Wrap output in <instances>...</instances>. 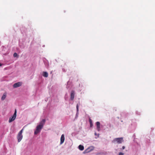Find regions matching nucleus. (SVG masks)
I'll return each mask as SVG.
<instances>
[{
    "instance_id": "nucleus-1",
    "label": "nucleus",
    "mask_w": 155,
    "mask_h": 155,
    "mask_svg": "<svg viewBox=\"0 0 155 155\" xmlns=\"http://www.w3.org/2000/svg\"><path fill=\"white\" fill-rule=\"evenodd\" d=\"M45 122V119H43L40 122L39 125H38L36 127V130L34 132L35 134H37L40 132L41 130L43 128Z\"/></svg>"
},
{
    "instance_id": "nucleus-2",
    "label": "nucleus",
    "mask_w": 155,
    "mask_h": 155,
    "mask_svg": "<svg viewBox=\"0 0 155 155\" xmlns=\"http://www.w3.org/2000/svg\"><path fill=\"white\" fill-rule=\"evenodd\" d=\"M23 130V129H22V130H20L19 131V132L18 133V135L17 136V138L18 139V142H20L23 136L22 135V134Z\"/></svg>"
},
{
    "instance_id": "nucleus-3",
    "label": "nucleus",
    "mask_w": 155,
    "mask_h": 155,
    "mask_svg": "<svg viewBox=\"0 0 155 155\" xmlns=\"http://www.w3.org/2000/svg\"><path fill=\"white\" fill-rule=\"evenodd\" d=\"M16 113H17L16 110L15 109V112H14V113L12 117H10L9 119V120L8 121V122L9 123L11 122H12L15 119L16 117Z\"/></svg>"
},
{
    "instance_id": "nucleus-4",
    "label": "nucleus",
    "mask_w": 155,
    "mask_h": 155,
    "mask_svg": "<svg viewBox=\"0 0 155 155\" xmlns=\"http://www.w3.org/2000/svg\"><path fill=\"white\" fill-rule=\"evenodd\" d=\"M114 141L117 142L118 143H120L123 141V138L122 137L116 138L114 140Z\"/></svg>"
},
{
    "instance_id": "nucleus-5",
    "label": "nucleus",
    "mask_w": 155,
    "mask_h": 155,
    "mask_svg": "<svg viewBox=\"0 0 155 155\" xmlns=\"http://www.w3.org/2000/svg\"><path fill=\"white\" fill-rule=\"evenodd\" d=\"M22 85V83L21 82H18L14 84L13 85V87L14 88H17V87H20Z\"/></svg>"
},
{
    "instance_id": "nucleus-6",
    "label": "nucleus",
    "mask_w": 155,
    "mask_h": 155,
    "mask_svg": "<svg viewBox=\"0 0 155 155\" xmlns=\"http://www.w3.org/2000/svg\"><path fill=\"white\" fill-rule=\"evenodd\" d=\"M74 91H72L71 93V100H73L74 97Z\"/></svg>"
},
{
    "instance_id": "nucleus-7",
    "label": "nucleus",
    "mask_w": 155,
    "mask_h": 155,
    "mask_svg": "<svg viewBox=\"0 0 155 155\" xmlns=\"http://www.w3.org/2000/svg\"><path fill=\"white\" fill-rule=\"evenodd\" d=\"M64 134H63L61 135V142H60V144H62L64 142Z\"/></svg>"
},
{
    "instance_id": "nucleus-8",
    "label": "nucleus",
    "mask_w": 155,
    "mask_h": 155,
    "mask_svg": "<svg viewBox=\"0 0 155 155\" xmlns=\"http://www.w3.org/2000/svg\"><path fill=\"white\" fill-rule=\"evenodd\" d=\"M96 124L97 130L98 131H99L100 130V122H98V121L97 122H96Z\"/></svg>"
},
{
    "instance_id": "nucleus-9",
    "label": "nucleus",
    "mask_w": 155,
    "mask_h": 155,
    "mask_svg": "<svg viewBox=\"0 0 155 155\" xmlns=\"http://www.w3.org/2000/svg\"><path fill=\"white\" fill-rule=\"evenodd\" d=\"M43 75L44 77L47 78L48 76V74L46 72H43Z\"/></svg>"
},
{
    "instance_id": "nucleus-10",
    "label": "nucleus",
    "mask_w": 155,
    "mask_h": 155,
    "mask_svg": "<svg viewBox=\"0 0 155 155\" xmlns=\"http://www.w3.org/2000/svg\"><path fill=\"white\" fill-rule=\"evenodd\" d=\"M79 149L81 150H83L84 149V147L83 146L81 145H79L78 147Z\"/></svg>"
},
{
    "instance_id": "nucleus-11",
    "label": "nucleus",
    "mask_w": 155,
    "mask_h": 155,
    "mask_svg": "<svg viewBox=\"0 0 155 155\" xmlns=\"http://www.w3.org/2000/svg\"><path fill=\"white\" fill-rule=\"evenodd\" d=\"M6 94L5 93L3 94V95L2 97V98H1L2 100H4L6 98Z\"/></svg>"
},
{
    "instance_id": "nucleus-12",
    "label": "nucleus",
    "mask_w": 155,
    "mask_h": 155,
    "mask_svg": "<svg viewBox=\"0 0 155 155\" xmlns=\"http://www.w3.org/2000/svg\"><path fill=\"white\" fill-rule=\"evenodd\" d=\"M89 121L90 123V127H91L93 126L92 121L91 118L89 119Z\"/></svg>"
},
{
    "instance_id": "nucleus-13",
    "label": "nucleus",
    "mask_w": 155,
    "mask_h": 155,
    "mask_svg": "<svg viewBox=\"0 0 155 155\" xmlns=\"http://www.w3.org/2000/svg\"><path fill=\"white\" fill-rule=\"evenodd\" d=\"M13 56L14 57H17L18 56V54L17 53H15L14 54H13Z\"/></svg>"
},
{
    "instance_id": "nucleus-14",
    "label": "nucleus",
    "mask_w": 155,
    "mask_h": 155,
    "mask_svg": "<svg viewBox=\"0 0 155 155\" xmlns=\"http://www.w3.org/2000/svg\"><path fill=\"white\" fill-rule=\"evenodd\" d=\"M76 108L77 111L78 112V104H77L76 106Z\"/></svg>"
},
{
    "instance_id": "nucleus-15",
    "label": "nucleus",
    "mask_w": 155,
    "mask_h": 155,
    "mask_svg": "<svg viewBox=\"0 0 155 155\" xmlns=\"http://www.w3.org/2000/svg\"><path fill=\"white\" fill-rule=\"evenodd\" d=\"M119 155H124V153L122 152H120L119 153Z\"/></svg>"
},
{
    "instance_id": "nucleus-16",
    "label": "nucleus",
    "mask_w": 155,
    "mask_h": 155,
    "mask_svg": "<svg viewBox=\"0 0 155 155\" xmlns=\"http://www.w3.org/2000/svg\"><path fill=\"white\" fill-rule=\"evenodd\" d=\"M125 147L124 146H123L122 147V149L124 150L125 149Z\"/></svg>"
},
{
    "instance_id": "nucleus-17",
    "label": "nucleus",
    "mask_w": 155,
    "mask_h": 155,
    "mask_svg": "<svg viewBox=\"0 0 155 155\" xmlns=\"http://www.w3.org/2000/svg\"><path fill=\"white\" fill-rule=\"evenodd\" d=\"M2 64H1V63H0V66H2Z\"/></svg>"
},
{
    "instance_id": "nucleus-18",
    "label": "nucleus",
    "mask_w": 155,
    "mask_h": 155,
    "mask_svg": "<svg viewBox=\"0 0 155 155\" xmlns=\"http://www.w3.org/2000/svg\"><path fill=\"white\" fill-rule=\"evenodd\" d=\"M95 135H97V134H96V133H95Z\"/></svg>"
}]
</instances>
